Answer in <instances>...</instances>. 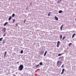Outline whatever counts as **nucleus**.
<instances>
[{"label":"nucleus","instance_id":"obj_1","mask_svg":"<svg viewBox=\"0 0 76 76\" xmlns=\"http://www.w3.org/2000/svg\"><path fill=\"white\" fill-rule=\"evenodd\" d=\"M23 65L20 64L19 68H18V70H20V71H21V70H23Z\"/></svg>","mask_w":76,"mask_h":76},{"label":"nucleus","instance_id":"obj_2","mask_svg":"<svg viewBox=\"0 0 76 76\" xmlns=\"http://www.w3.org/2000/svg\"><path fill=\"white\" fill-rule=\"evenodd\" d=\"M61 64H62V62L60 61H59L57 62V64L58 66H61Z\"/></svg>","mask_w":76,"mask_h":76},{"label":"nucleus","instance_id":"obj_3","mask_svg":"<svg viewBox=\"0 0 76 76\" xmlns=\"http://www.w3.org/2000/svg\"><path fill=\"white\" fill-rule=\"evenodd\" d=\"M6 29V28H2V31L3 34H4V33L5 32Z\"/></svg>","mask_w":76,"mask_h":76},{"label":"nucleus","instance_id":"obj_4","mask_svg":"<svg viewBox=\"0 0 76 76\" xmlns=\"http://www.w3.org/2000/svg\"><path fill=\"white\" fill-rule=\"evenodd\" d=\"M62 72L61 73V75H63V73H64V69L63 68L62 69Z\"/></svg>","mask_w":76,"mask_h":76},{"label":"nucleus","instance_id":"obj_5","mask_svg":"<svg viewBox=\"0 0 76 76\" xmlns=\"http://www.w3.org/2000/svg\"><path fill=\"white\" fill-rule=\"evenodd\" d=\"M44 53V51H41L40 52V54L41 55H42V54H43Z\"/></svg>","mask_w":76,"mask_h":76},{"label":"nucleus","instance_id":"obj_6","mask_svg":"<svg viewBox=\"0 0 76 76\" xmlns=\"http://www.w3.org/2000/svg\"><path fill=\"white\" fill-rule=\"evenodd\" d=\"M55 20H58V18H57V17L56 16H55Z\"/></svg>","mask_w":76,"mask_h":76},{"label":"nucleus","instance_id":"obj_7","mask_svg":"<svg viewBox=\"0 0 76 76\" xmlns=\"http://www.w3.org/2000/svg\"><path fill=\"white\" fill-rule=\"evenodd\" d=\"M63 25H64L63 24L62 25H61V27L60 29L61 31H62V28H63Z\"/></svg>","mask_w":76,"mask_h":76},{"label":"nucleus","instance_id":"obj_8","mask_svg":"<svg viewBox=\"0 0 76 76\" xmlns=\"http://www.w3.org/2000/svg\"><path fill=\"white\" fill-rule=\"evenodd\" d=\"M7 23H8V22H6L5 23H4V26H6V25H7Z\"/></svg>","mask_w":76,"mask_h":76},{"label":"nucleus","instance_id":"obj_9","mask_svg":"<svg viewBox=\"0 0 76 76\" xmlns=\"http://www.w3.org/2000/svg\"><path fill=\"white\" fill-rule=\"evenodd\" d=\"M4 34L3 35V37H5L6 35V32H5V33H4Z\"/></svg>","mask_w":76,"mask_h":76},{"label":"nucleus","instance_id":"obj_10","mask_svg":"<svg viewBox=\"0 0 76 76\" xmlns=\"http://www.w3.org/2000/svg\"><path fill=\"white\" fill-rule=\"evenodd\" d=\"M62 36L61 35V34L60 36V39H62Z\"/></svg>","mask_w":76,"mask_h":76},{"label":"nucleus","instance_id":"obj_11","mask_svg":"<svg viewBox=\"0 0 76 76\" xmlns=\"http://www.w3.org/2000/svg\"><path fill=\"white\" fill-rule=\"evenodd\" d=\"M11 19H12V16H10L8 20H10Z\"/></svg>","mask_w":76,"mask_h":76},{"label":"nucleus","instance_id":"obj_12","mask_svg":"<svg viewBox=\"0 0 76 76\" xmlns=\"http://www.w3.org/2000/svg\"><path fill=\"white\" fill-rule=\"evenodd\" d=\"M47 50H46L44 54V56H46V54H47Z\"/></svg>","mask_w":76,"mask_h":76},{"label":"nucleus","instance_id":"obj_13","mask_svg":"<svg viewBox=\"0 0 76 76\" xmlns=\"http://www.w3.org/2000/svg\"><path fill=\"white\" fill-rule=\"evenodd\" d=\"M75 35H76V34H73V35L72 36V38H73L74 37V36Z\"/></svg>","mask_w":76,"mask_h":76},{"label":"nucleus","instance_id":"obj_14","mask_svg":"<svg viewBox=\"0 0 76 76\" xmlns=\"http://www.w3.org/2000/svg\"><path fill=\"white\" fill-rule=\"evenodd\" d=\"M59 13H62V10H60L59 11Z\"/></svg>","mask_w":76,"mask_h":76},{"label":"nucleus","instance_id":"obj_15","mask_svg":"<svg viewBox=\"0 0 76 76\" xmlns=\"http://www.w3.org/2000/svg\"><path fill=\"white\" fill-rule=\"evenodd\" d=\"M5 42H6V41H5V40H3V41L2 43H3V44H5Z\"/></svg>","mask_w":76,"mask_h":76},{"label":"nucleus","instance_id":"obj_16","mask_svg":"<svg viewBox=\"0 0 76 76\" xmlns=\"http://www.w3.org/2000/svg\"><path fill=\"white\" fill-rule=\"evenodd\" d=\"M15 13H13L12 15V18H13L14 16H15Z\"/></svg>","mask_w":76,"mask_h":76},{"label":"nucleus","instance_id":"obj_17","mask_svg":"<svg viewBox=\"0 0 76 76\" xmlns=\"http://www.w3.org/2000/svg\"><path fill=\"white\" fill-rule=\"evenodd\" d=\"M59 45H60V44L57 43V45H56L57 47H59Z\"/></svg>","mask_w":76,"mask_h":76},{"label":"nucleus","instance_id":"obj_18","mask_svg":"<svg viewBox=\"0 0 76 76\" xmlns=\"http://www.w3.org/2000/svg\"><path fill=\"white\" fill-rule=\"evenodd\" d=\"M72 44V43H70L69 45H68V46H71V45Z\"/></svg>","mask_w":76,"mask_h":76},{"label":"nucleus","instance_id":"obj_19","mask_svg":"<svg viewBox=\"0 0 76 76\" xmlns=\"http://www.w3.org/2000/svg\"><path fill=\"white\" fill-rule=\"evenodd\" d=\"M39 66V65L38 64L36 66V67L37 68H38V66Z\"/></svg>","mask_w":76,"mask_h":76},{"label":"nucleus","instance_id":"obj_20","mask_svg":"<svg viewBox=\"0 0 76 76\" xmlns=\"http://www.w3.org/2000/svg\"><path fill=\"white\" fill-rule=\"evenodd\" d=\"M62 54H63V53H61V54H60V53H59V54H58V56H61V55H62Z\"/></svg>","mask_w":76,"mask_h":76},{"label":"nucleus","instance_id":"obj_21","mask_svg":"<svg viewBox=\"0 0 76 76\" xmlns=\"http://www.w3.org/2000/svg\"><path fill=\"white\" fill-rule=\"evenodd\" d=\"M66 38V36H64L63 37V38H62V40H64V38Z\"/></svg>","mask_w":76,"mask_h":76},{"label":"nucleus","instance_id":"obj_22","mask_svg":"<svg viewBox=\"0 0 76 76\" xmlns=\"http://www.w3.org/2000/svg\"><path fill=\"white\" fill-rule=\"evenodd\" d=\"M23 50H21V51H20L21 54H22V53H23Z\"/></svg>","mask_w":76,"mask_h":76},{"label":"nucleus","instance_id":"obj_23","mask_svg":"<svg viewBox=\"0 0 76 76\" xmlns=\"http://www.w3.org/2000/svg\"><path fill=\"white\" fill-rule=\"evenodd\" d=\"M49 13L48 14V16H50V14L51 13H50V12H49Z\"/></svg>","mask_w":76,"mask_h":76},{"label":"nucleus","instance_id":"obj_24","mask_svg":"<svg viewBox=\"0 0 76 76\" xmlns=\"http://www.w3.org/2000/svg\"><path fill=\"white\" fill-rule=\"evenodd\" d=\"M6 53H7V51H6L5 52V53H4V57H5L6 56Z\"/></svg>","mask_w":76,"mask_h":76},{"label":"nucleus","instance_id":"obj_25","mask_svg":"<svg viewBox=\"0 0 76 76\" xmlns=\"http://www.w3.org/2000/svg\"><path fill=\"white\" fill-rule=\"evenodd\" d=\"M57 44H60V42L59 41H58Z\"/></svg>","mask_w":76,"mask_h":76},{"label":"nucleus","instance_id":"obj_26","mask_svg":"<svg viewBox=\"0 0 76 76\" xmlns=\"http://www.w3.org/2000/svg\"><path fill=\"white\" fill-rule=\"evenodd\" d=\"M39 64H40V65L42 66V62H40L39 63Z\"/></svg>","mask_w":76,"mask_h":76},{"label":"nucleus","instance_id":"obj_27","mask_svg":"<svg viewBox=\"0 0 76 76\" xmlns=\"http://www.w3.org/2000/svg\"><path fill=\"white\" fill-rule=\"evenodd\" d=\"M64 64H63L62 65V66H61V67L62 68H64Z\"/></svg>","mask_w":76,"mask_h":76},{"label":"nucleus","instance_id":"obj_28","mask_svg":"<svg viewBox=\"0 0 76 76\" xmlns=\"http://www.w3.org/2000/svg\"><path fill=\"white\" fill-rule=\"evenodd\" d=\"M15 21V19H13V23H14Z\"/></svg>","mask_w":76,"mask_h":76},{"label":"nucleus","instance_id":"obj_29","mask_svg":"<svg viewBox=\"0 0 76 76\" xmlns=\"http://www.w3.org/2000/svg\"><path fill=\"white\" fill-rule=\"evenodd\" d=\"M3 39V37H1L0 38V42L1 41V40Z\"/></svg>","mask_w":76,"mask_h":76},{"label":"nucleus","instance_id":"obj_30","mask_svg":"<svg viewBox=\"0 0 76 76\" xmlns=\"http://www.w3.org/2000/svg\"><path fill=\"white\" fill-rule=\"evenodd\" d=\"M60 1H58L57 2V3H60Z\"/></svg>","mask_w":76,"mask_h":76},{"label":"nucleus","instance_id":"obj_31","mask_svg":"<svg viewBox=\"0 0 76 76\" xmlns=\"http://www.w3.org/2000/svg\"><path fill=\"white\" fill-rule=\"evenodd\" d=\"M15 25H16V26L18 25V24H15Z\"/></svg>","mask_w":76,"mask_h":76},{"label":"nucleus","instance_id":"obj_32","mask_svg":"<svg viewBox=\"0 0 76 76\" xmlns=\"http://www.w3.org/2000/svg\"><path fill=\"white\" fill-rule=\"evenodd\" d=\"M59 0L60 1H61V0Z\"/></svg>","mask_w":76,"mask_h":76},{"label":"nucleus","instance_id":"obj_33","mask_svg":"<svg viewBox=\"0 0 76 76\" xmlns=\"http://www.w3.org/2000/svg\"><path fill=\"white\" fill-rule=\"evenodd\" d=\"M61 57H60V58H59V59H61Z\"/></svg>","mask_w":76,"mask_h":76},{"label":"nucleus","instance_id":"obj_34","mask_svg":"<svg viewBox=\"0 0 76 76\" xmlns=\"http://www.w3.org/2000/svg\"><path fill=\"white\" fill-rule=\"evenodd\" d=\"M18 63H19V62H17V64H18Z\"/></svg>","mask_w":76,"mask_h":76},{"label":"nucleus","instance_id":"obj_35","mask_svg":"<svg viewBox=\"0 0 76 76\" xmlns=\"http://www.w3.org/2000/svg\"><path fill=\"white\" fill-rule=\"evenodd\" d=\"M24 23H25V21H24Z\"/></svg>","mask_w":76,"mask_h":76},{"label":"nucleus","instance_id":"obj_36","mask_svg":"<svg viewBox=\"0 0 76 76\" xmlns=\"http://www.w3.org/2000/svg\"><path fill=\"white\" fill-rule=\"evenodd\" d=\"M24 21H26V20H25Z\"/></svg>","mask_w":76,"mask_h":76},{"label":"nucleus","instance_id":"obj_37","mask_svg":"<svg viewBox=\"0 0 76 76\" xmlns=\"http://www.w3.org/2000/svg\"><path fill=\"white\" fill-rule=\"evenodd\" d=\"M75 20L76 21V18H75Z\"/></svg>","mask_w":76,"mask_h":76}]
</instances>
